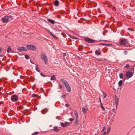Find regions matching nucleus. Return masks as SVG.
I'll use <instances>...</instances> for the list:
<instances>
[{
  "label": "nucleus",
  "instance_id": "obj_1",
  "mask_svg": "<svg viewBox=\"0 0 135 135\" xmlns=\"http://www.w3.org/2000/svg\"><path fill=\"white\" fill-rule=\"evenodd\" d=\"M120 44L121 45L127 47L129 45L128 41L125 38H122L120 40Z\"/></svg>",
  "mask_w": 135,
  "mask_h": 135
},
{
  "label": "nucleus",
  "instance_id": "obj_2",
  "mask_svg": "<svg viewBox=\"0 0 135 135\" xmlns=\"http://www.w3.org/2000/svg\"><path fill=\"white\" fill-rule=\"evenodd\" d=\"M2 21L3 23H6L12 20V17L11 16H6L2 17Z\"/></svg>",
  "mask_w": 135,
  "mask_h": 135
},
{
  "label": "nucleus",
  "instance_id": "obj_3",
  "mask_svg": "<svg viewBox=\"0 0 135 135\" xmlns=\"http://www.w3.org/2000/svg\"><path fill=\"white\" fill-rule=\"evenodd\" d=\"M41 58L42 60L44 61L45 64H47V63L48 59L44 53L41 54Z\"/></svg>",
  "mask_w": 135,
  "mask_h": 135
},
{
  "label": "nucleus",
  "instance_id": "obj_4",
  "mask_svg": "<svg viewBox=\"0 0 135 135\" xmlns=\"http://www.w3.org/2000/svg\"><path fill=\"white\" fill-rule=\"evenodd\" d=\"M18 96L16 95H12L11 97V99L12 102H17L18 99Z\"/></svg>",
  "mask_w": 135,
  "mask_h": 135
},
{
  "label": "nucleus",
  "instance_id": "obj_5",
  "mask_svg": "<svg viewBox=\"0 0 135 135\" xmlns=\"http://www.w3.org/2000/svg\"><path fill=\"white\" fill-rule=\"evenodd\" d=\"M84 40L86 42L90 43H94L95 42V40H92L88 37H85Z\"/></svg>",
  "mask_w": 135,
  "mask_h": 135
},
{
  "label": "nucleus",
  "instance_id": "obj_6",
  "mask_svg": "<svg viewBox=\"0 0 135 135\" xmlns=\"http://www.w3.org/2000/svg\"><path fill=\"white\" fill-rule=\"evenodd\" d=\"M27 47L28 50H35L36 49V47L32 45H30L27 46Z\"/></svg>",
  "mask_w": 135,
  "mask_h": 135
},
{
  "label": "nucleus",
  "instance_id": "obj_7",
  "mask_svg": "<svg viewBox=\"0 0 135 135\" xmlns=\"http://www.w3.org/2000/svg\"><path fill=\"white\" fill-rule=\"evenodd\" d=\"M132 73L130 71L127 72L126 76L127 78H130L133 75Z\"/></svg>",
  "mask_w": 135,
  "mask_h": 135
},
{
  "label": "nucleus",
  "instance_id": "obj_8",
  "mask_svg": "<svg viewBox=\"0 0 135 135\" xmlns=\"http://www.w3.org/2000/svg\"><path fill=\"white\" fill-rule=\"evenodd\" d=\"M61 126L62 127H66L70 125V124L68 122H66L65 123H61Z\"/></svg>",
  "mask_w": 135,
  "mask_h": 135
},
{
  "label": "nucleus",
  "instance_id": "obj_9",
  "mask_svg": "<svg viewBox=\"0 0 135 135\" xmlns=\"http://www.w3.org/2000/svg\"><path fill=\"white\" fill-rule=\"evenodd\" d=\"M18 50L20 52L26 51L27 50L26 49L25 47H18Z\"/></svg>",
  "mask_w": 135,
  "mask_h": 135
},
{
  "label": "nucleus",
  "instance_id": "obj_10",
  "mask_svg": "<svg viewBox=\"0 0 135 135\" xmlns=\"http://www.w3.org/2000/svg\"><path fill=\"white\" fill-rule=\"evenodd\" d=\"M59 4V2L58 1L56 0L54 2V5L56 6H58Z\"/></svg>",
  "mask_w": 135,
  "mask_h": 135
},
{
  "label": "nucleus",
  "instance_id": "obj_11",
  "mask_svg": "<svg viewBox=\"0 0 135 135\" xmlns=\"http://www.w3.org/2000/svg\"><path fill=\"white\" fill-rule=\"evenodd\" d=\"M95 54L97 55H100L101 53L98 50H96L95 51Z\"/></svg>",
  "mask_w": 135,
  "mask_h": 135
},
{
  "label": "nucleus",
  "instance_id": "obj_12",
  "mask_svg": "<svg viewBox=\"0 0 135 135\" xmlns=\"http://www.w3.org/2000/svg\"><path fill=\"white\" fill-rule=\"evenodd\" d=\"M118 84L119 87H120L122 85V80H120L118 82Z\"/></svg>",
  "mask_w": 135,
  "mask_h": 135
},
{
  "label": "nucleus",
  "instance_id": "obj_13",
  "mask_svg": "<svg viewBox=\"0 0 135 135\" xmlns=\"http://www.w3.org/2000/svg\"><path fill=\"white\" fill-rule=\"evenodd\" d=\"M66 88H67V89L68 90V91L69 92H70L71 90V88H70V86L69 85L67 86L66 87Z\"/></svg>",
  "mask_w": 135,
  "mask_h": 135
},
{
  "label": "nucleus",
  "instance_id": "obj_14",
  "mask_svg": "<svg viewBox=\"0 0 135 135\" xmlns=\"http://www.w3.org/2000/svg\"><path fill=\"white\" fill-rule=\"evenodd\" d=\"M82 111L84 113H86L87 112L86 109L84 107L82 108Z\"/></svg>",
  "mask_w": 135,
  "mask_h": 135
},
{
  "label": "nucleus",
  "instance_id": "obj_15",
  "mask_svg": "<svg viewBox=\"0 0 135 135\" xmlns=\"http://www.w3.org/2000/svg\"><path fill=\"white\" fill-rule=\"evenodd\" d=\"M74 114L75 115L76 118H78V115L77 112L76 111H74Z\"/></svg>",
  "mask_w": 135,
  "mask_h": 135
},
{
  "label": "nucleus",
  "instance_id": "obj_16",
  "mask_svg": "<svg viewBox=\"0 0 135 135\" xmlns=\"http://www.w3.org/2000/svg\"><path fill=\"white\" fill-rule=\"evenodd\" d=\"M48 21L49 22H50L52 24H54L55 23V21H54L50 19H49L48 20Z\"/></svg>",
  "mask_w": 135,
  "mask_h": 135
},
{
  "label": "nucleus",
  "instance_id": "obj_17",
  "mask_svg": "<svg viewBox=\"0 0 135 135\" xmlns=\"http://www.w3.org/2000/svg\"><path fill=\"white\" fill-rule=\"evenodd\" d=\"M100 103H101V105H100V107H101V108H102L104 110H105V108H104V106L102 104V103L101 102V101H100Z\"/></svg>",
  "mask_w": 135,
  "mask_h": 135
},
{
  "label": "nucleus",
  "instance_id": "obj_18",
  "mask_svg": "<svg viewBox=\"0 0 135 135\" xmlns=\"http://www.w3.org/2000/svg\"><path fill=\"white\" fill-rule=\"evenodd\" d=\"M11 47L10 46L8 47L7 50V52L8 53H9L11 52Z\"/></svg>",
  "mask_w": 135,
  "mask_h": 135
},
{
  "label": "nucleus",
  "instance_id": "obj_19",
  "mask_svg": "<svg viewBox=\"0 0 135 135\" xmlns=\"http://www.w3.org/2000/svg\"><path fill=\"white\" fill-rule=\"evenodd\" d=\"M54 130L56 132H58L59 131V129H58L57 127H54Z\"/></svg>",
  "mask_w": 135,
  "mask_h": 135
},
{
  "label": "nucleus",
  "instance_id": "obj_20",
  "mask_svg": "<svg viewBox=\"0 0 135 135\" xmlns=\"http://www.w3.org/2000/svg\"><path fill=\"white\" fill-rule=\"evenodd\" d=\"M78 122L79 120L78 119V118H76V119L75 122V123L76 124V125H77L78 124Z\"/></svg>",
  "mask_w": 135,
  "mask_h": 135
},
{
  "label": "nucleus",
  "instance_id": "obj_21",
  "mask_svg": "<svg viewBox=\"0 0 135 135\" xmlns=\"http://www.w3.org/2000/svg\"><path fill=\"white\" fill-rule=\"evenodd\" d=\"M60 81L61 82L63 83L64 84L65 83L66 81L64 79H60Z\"/></svg>",
  "mask_w": 135,
  "mask_h": 135
},
{
  "label": "nucleus",
  "instance_id": "obj_22",
  "mask_svg": "<svg viewBox=\"0 0 135 135\" xmlns=\"http://www.w3.org/2000/svg\"><path fill=\"white\" fill-rule=\"evenodd\" d=\"M36 69L38 72H39L40 71V70L38 69V67L37 65H36Z\"/></svg>",
  "mask_w": 135,
  "mask_h": 135
},
{
  "label": "nucleus",
  "instance_id": "obj_23",
  "mask_svg": "<svg viewBox=\"0 0 135 135\" xmlns=\"http://www.w3.org/2000/svg\"><path fill=\"white\" fill-rule=\"evenodd\" d=\"M55 76L54 75H53L52 76L51 78V80H55Z\"/></svg>",
  "mask_w": 135,
  "mask_h": 135
},
{
  "label": "nucleus",
  "instance_id": "obj_24",
  "mask_svg": "<svg viewBox=\"0 0 135 135\" xmlns=\"http://www.w3.org/2000/svg\"><path fill=\"white\" fill-rule=\"evenodd\" d=\"M119 77L121 79L122 78L123 76V74L122 73H120L119 75Z\"/></svg>",
  "mask_w": 135,
  "mask_h": 135
},
{
  "label": "nucleus",
  "instance_id": "obj_25",
  "mask_svg": "<svg viewBox=\"0 0 135 135\" xmlns=\"http://www.w3.org/2000/svg\"><path fill=\"white\" fill-rule=\"evenodd\" d=\"M64 84L65 86V87L69 85L68 83L66 81L64 83Z\"/></svg>",
  "mask_w": 135,
  "mask_h": 135
},
{
  "label": "nucleus",
  "instance_id": "obj_26",
  "mask_svg": "<svg viewBox=\"0 0 135 135\" xmlns=\"http://www.w3.org/2000/svg\"><path fill=\"white\" fill-rule=\"evenodd\" d=\"M39 133V132H36L33 133L32 135H37Z\"/></svg>",
  "mask_w": 135,
  "mask_h": 135
},
{
  "label": "nucleus",
  "instance_id": "obj_27",
  "mask_svg": "<svg viewBox=\"0 0 135 135\" xmlns=\"http://www.w3.org/2000/svg\"><path fill=\"white\" fill-rule=\"evenodd\" d=\"M115 103H116V105H117V103H118V99H117V98L116 99H115Z\"/></svg>",
  "mask_w": 135,
  "mask_h": 135
},
{
  "label": "nucleus",
  "instance_id": "obj_28",
  "mask_svg": "<svg viewBox=\"0 0 135 135\" xmlns=\"http://www.w3.org/2000/svg\"><path fill=\"white\" fill-rule=\"evenodd\" d=\"M25 58L27 59H28L29 58V56L28 55H25Z\"/></svg>",
  "mask_w": 135,
  "mask_h": 135
},
{
  "label": "nucleus",
  "instance_id": "obj_29",
  "mask_svg": "<svg viewBox=\"0 0 135 135\" xmlns=\"http://www.w3.org/2000/svg\"><path fill=\"white\" fill-rule=\"evenodd\" d=\"M128 30H130L131 31H133L134 30V29L132 28H128Z\"/></svg>",
  "mask_w": 135,
  "mask_h": 135
},
{
  "label": "nucleus",
  "instance_id": "obj_30",
  "mask_svg": "<svg viewBox=\"0 0 135 135\" xmlns=\"http://www.w3.org/2000/svg\"><path fill=\"white\" fill-rule=\"evenodd\" d=\"M40 74L42 76L44 77H46V75L44 74H43L42 73H40Z\"/></svg>",
  "mask_w": 135,
  "mask_h": 135
},
{
  "label": "nucleus",
  "instance_id": "obj_31",
  "mask_svg": "<svg viewBox=\"0 0 135 135\" xmlns=\"http://www.w3.org/2000/svg\"><path fill=\"white\" fill-rule=\"evenodd\" d=\"M112 45V44H105V45L107 46H110Z\"/></svg>",
  "mask_w": 135,
  "mask_h": 135
},
{
  "label": "nucleus",
  "instance_id": "obj_32",
  "mask_svg": "<svg viewBox=\"0 0 135 135\" xmlns=\"http://www.w3.org/2000/svg\"><path fill=\"white\" fill-rule=\"evenodd\" d=\"M129 66V65L127 64L126 65V66H125V68H128Z\"/></svg>",
  "mask_w": 135,
  "mask_h": 135
},
{
  "label": "nucleus",
  "instance_id": "obj_33",
  "mask_svg": "<svg viewBox=\"0 0 135 135\" xmlns=\"http://www.w3.org/2000/svg\"><path fill=\"white\" fill-rule=\"evenodd\" d=\"M36 96H37V95L35 94H33L32 95V97H36Z\"/></svg>",
  "mask_w": 135,
  "mask_h": 135
},
{
  "label": "nucleus",
  "instance_id": "obj_34",
  "mask_svg": "<svg viewBox=\"0 0 135 135\" xmlns=\"http://www.w3.org/2000/svg\"><path fill=\"white\" fill-rule=\"evenodd\" d=\"M110 127H109L107 130V132L108 133H109L110 132Z\"/></svg>",
  "mask_w": 135,
  "mask_h": 135
},
{
  "label": "nucleus",
  "instance_id": "obj_35",
  "mask_svg": "<svg viewBox=\"0 0 135 135\" xmlns=\"http://www.w3.org/2000/svg\"><path fill=\"white\" fill-rule=\"evenodd\" d=\"M69 120L70 121H73L74 120V119L73 118H70L69 119Z\"/></svg>",
  "mask_w": 135,
  "mask_h": 135
},
{
  "label": "nucleus",
  "instance_id": "obj_36",
  "mask_svg": "<svg viewBox=\"0 0 135 135\" xmlns=\"http://www.w3.org/2000/svg\"><path fill=\"white\" fill-rule=\"evenodd\" d=\"M131 69L130 70L131 71L133 70V71H134V67L133 68L132 67V68H130Z\"/></svg>",
  "mask_w": 135,
  "mask_h": 135
},
{
  "label": "nucleus",
  "instance_id": "obj_37",
  "mask_svg": "<svg viewBox=\"0 0 135 135\" xmlns=\"http://www.w3.org/2000/svg\"><path fill=\"white\" fill-rule=\"evenodd\" d=\"M105 127H103V129L102 130V132H103V131H104L105 130Z\"/></svg>",
  "mask_w": 135,
  "mask_h": 135
},
{
  "label": "nucleus",
  "instance_id": "obj_38",
  "mask_svg": "<svg viewBox=\"0 0 135 135\" xmlns=\"http://www.w3.org/2000/svg\"><path fill=\"white\" fill-rule=\"evenodd\" d=\"M105 44H105V43H100L99 44L101 45H105Z\"/></svg>",
  "mask_w": 135,
  "mask_h": 135
},
{
  "label": "nucleus",
  "instance_id": "obj_39",
  "mask_svg": "<svg viewBox=\"0 0 135 135\" xmlns=\"http://www.w3.org/2000/svg\"><path fill=\"white\" fill-rule=\"evenodd\" d=\"M104 98H105L106 97L107 95H106V94L105 93H104Z\"/></svg>",
  "mask_w": 135,
  "mask_h": 135
},
{
  "label": "nucleus",
  "instance_id": "obj_40",
  "mask_svg": "<svg viewBox=\"0 0 135 135\" xmlns=\"http://www.w3.org/2000/svg\"><path fill=\"white\" fill-rule=\"evenodd\" d=\"M62 88V86L61 85H60L59 86V88L60 89H61Z\"/></svg>",
  "mask_w": 135,
  "mask_h": 135
},
{
  "label": "nucleus",
  "instance_id": "obj_41",
  "mask_svg": "<svg viewBox=\"0 0 135 135\" xmlns=\"http://www.w3.org/2000/svg\"><path fill=\"white\" fill-rule=\"evenodd\" d=\"M69 106V104H65V106L66 107H68Z\"/></svg>",
  "mask_w": 135,
  "mask_h": 135
},
{
  "label": "nucleus",
  "instance_id": "obj_42",
  "mask_svg": "<svg viewBox=\"0 0 135 135\" xmlns=\"http://www.w3.org/2000/svg\"><path fill=\"white\" fill-rule=\"evenodd\" d=\"M71 38H73V39H76V37H73V36H71V37H70Z\"/></svg>",
  "mask_w": 135,
  "mask_h": 135
},
{
  "label": "nucleus",
  "instance_id": "obj_43",
  "mask_svg": "<svg viewBox=\"0 0 135 135\" xmlns=\"http://www.w3.org/2000/svg\"><path fill=\"white\" fill-rule=\"evenodd\" d=\"M124 52H125V55H126L127 53V51H126L125 50L124 51Z\"/></svg>",
  "mask_w": 135,
  "mask_h": 135
},
{
  "label": "nucleus",
  "instance_id": "obj_44",
  "mask_svg": "<svg viewBox=\"0 0 135 135\" xmlns=\"http://www.w3.org/2000/svg\"><path fill=\"white\" fill-rule=\"evenodd\" d=\"M106 133H106V132H105L104 133H103V135H105L106 134Z\"/></svg>",
  "mask_w": 135,
  "mask_h": 135
},
{
  "label": "nucleus",
  "instance_id": "obj_45",
  "mask_svg": "<svg viewBox=\"0 0 135 135\" xmlns=\"http://www.w3.org/2000/svg\"><path fill=\"white\" fill-rule=\"evenodd\" d=\"M62 97L63 98H64L65 97V95H63L62 96Z\"/></svg>",
  "mask_w": 135,
  "mask_h": 135
},
{
  "label": "nucleus",
  "instance_id": "obj_46",
  "mask_svg": "<svg viewBox=\"0 0 135 135\" xmlns=\"http://www.w3.org/2000/svg\"><path fill=\"white\" fill-rule=\"evenodd\" d=\"M2 50V48L0 47V52H1V51Z\"/></svg>",
  "mask_w": 135,
  "mask_h": 135
},
{
  "label": "nucleus",
  "instance_id": "obj_47",
  "mask_svg": "<svg viewBox=\"0 0 135 135\" xmlns=\"http://www.w3.org/2000/svg\"><path fill=\"white\" fill-rule=\"evenodd\" d=\"M31 63H32L33 64H34V63H33V62H31Z\"/></svg>",
  "mask_w": 135,
  "mask_h": 135
},
{
  "label": "nucleus",
  "instance_id": "obj_48",
  "mask_svg": "<svg viewBox=\"0 0 135 135\" xmlns=\"http://www.w3.org/2000/svg\"><path fill=\"white\" fill-rule=\"evenodd\" d=\"M114 9H115V8L114 7Z\"/></svg>",
  "mask_w": 135,
  "mask_h": 135
}]
</instances>
